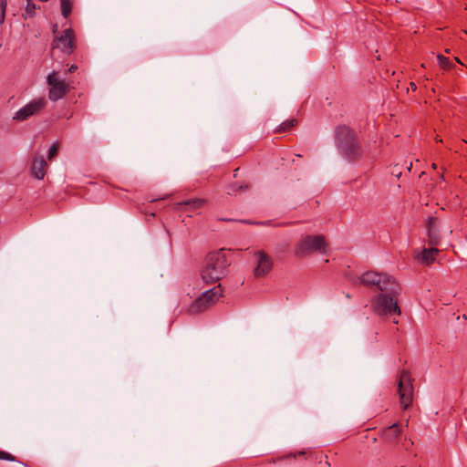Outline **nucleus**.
Segmentation results:
<instances>
[{
	"label": "nucleus",
	"instance_id": "nucleus-1",
	"mask_svg": "<svg viewBox=\"0 0 467 467\" xmlns=\"http://www.w3.org/2000/svg\"><path fill=\"white\" fill-rule=\"evenodd\" d=\"M230 262L223 249L212 252L206 256L205 265L202 271V278L207 284L221 280L227 273Z\"/></svg>",
	"mask_w": 467,
	"mask_h": 467
},
{
	"label": "nucleus",
	"instance_id": "nucleus-2",
	"mask_svg": "<svg viewBox=\"0 0 467 467\" xmlns=\"http://www.w3.org/2000/svg\"><path fill=\"white\" fill-rule=\"evenodd\" d=\"M336 140L341 154L353 161L360 155V145L356 133L347 126H338L336 130Z\"/></svg>",
	"mask_w": 467,
	"mask_h": 467
},
{
	"label": "nucleus",
	"instance_id": "nucleus-3",
	"mask_svg": "<svg viewBox=\"0 0 467 467\" xmlns=\"http://www.w3.org/2000/svg\"><path fill=\"white\" fill-rule=\"evenodd\" d=\"M358 284L381 292L397 293L399 284L389 275L374 271L363 273L358 278Z\"/></svg>",
	"mask_w": 467,
	"mask_h": 467
},
{
	"label": "nucleus",
	"instance_id": "nucleus-4",
	"mask_svg": "<svg viewBox=\"0 0 467 467\" xmlns=\"http://www.w3.org/2000/svg\"><path fill=\"white\" fill-rule=\"evenodd\" d=\"M397 293L382 292L371 300L372 310L379 316L400 315V308L396 299Z\"/></svg>",
	"mask_w": 467,
	"mask_h": 467
},
{
	"label": "nucleus",
	"instance_id": "nucleus-5",
	"mask_svg": "<svg viewBox=\"0 0 467 467\" xmlns=\"http://www.w3.org/2000/svg\"><path fill=\"white\" fill-rule=\"evenodd\" d=\"M223 291L220 284L203 292L202 296L192 303L189 307V312L191 314H198L205 311L223 296Z\"/></svg>",
	"mask_w": 467,
	"mask_h": 467
},
{
	"label": "nucleus",
	"instance_id": "nucleus-6",
	"mask_svg": "<svg viewBox=\"0 0 467 467\" xmlns=\"http://www.w3.org/2000/svg\"><path fill=\"white\" fill-rule=\"evenodd\" d=\"M412 382L413 379L410 373L403 369L398 379V394L403 410H407L412 404L414 390Z\"/></svg>",
	"mask_w": 467,
	"mask_h": 467
},
{
	"label": "nucleus",
	"instance_id": "nucleus-7",
	"mask_svg": "<svg viewBox=\"0 0 467 467\" xmlns=\"http://www.w3.org/2000/svg\"><path fill=\"white\" fill-rule=\"evenodd\" d=\"M326 246L323 235H307L296 246L295 254L298 257H303L313 252L324 253Z\"/></svg>",
	"mask_w": 467,
	"mask_h": 467
},
{
	"label": "nucleus",
	"instance_id": "nucleus-8",
	"mask_svg": "<svg viewBox=\"0 0 467 467\" xmlns=\"http://www.w3.org/2000/svg\"><path fill=\"white\" fill-rule=\"evenodd\" d=\"M48 88V99L51 101L62 99L70 91V85L64 79L58 78L57 71H52L47 78Z\"/></svg>",
	"mask_w": 467,
	"mask_h": 467
},
{
	"label": "nucleus",
	"instance_id": "nucleus-9",
	"mask_svg": "<svg viewBox=\"0 0 467 467\" xmlns=\"http://www.w3.org/2000/svg\"><path fill=\"white\" fill-rule=\"evenodd\" d=\"M47 104V99L44 97L34 99L17 110L13 119L18 121L26 120L30 117L41 112L46 108Z\"/></svg>",
	"mask_w": 467,
	"mask_h": 467
},
{
	"label": "nucleus",
	"instance_id": "nucleus-10",
	"mask_svg": "<svg viewBox=\"0 0 467 467\" xmlns=\"http://www.w3.org/2000/svg\"><path fill=\"white\" fill-rule=\"evenodd\" d=\"M52 46L53 48H59L63 53L71 55L77 47L74 31L71 28L65 29L54 38Z\"/></svg>",
	"mask_w": 467,
	"mask_h": 467
},
{
	"label": "nucleus",
	"instance_id": "nucleus-11",
	"mask_svg": "<svg viewBox=\"0 0 467 467\" xmlns=\"http://www.w3.org/2000/svg\"><path fill=\"white\" fill-rule=\"evenodd\" d=\"M427 244L429 246H438L441 244L440 220L438 217L431 216L426 220Z\"/></svg>",
	"mask_w": 467,
	"mask_h": 467
},
{
	"label": "nucleus",
	"instance_id": "nucleus-12",
	"mask_svg": "<svg viewBox=\"0 0 467 467\" xmlns=\"http://www.w3.org/2000/svg\"><path fill=\"white\" fill-rule=\"evenodd\" d=\"M254 257L256 258L254 275L260 277L268 274L273 267V262L270 256L264 251H257L254 253Z\"/></svg>",
	"mask_w": 467,
	"mask_h": 467
},
{
	"label": "nucleus",
	"instance_id": "nucleus-13",
	"mask_svg": "<svg viewBox=\"0 0 467 467\" xmlns=\"http://www.w3.org/2000/svg\"><path fill=\"white\" fill-rule=\"evenodd\" d=\"M205 198H192L176 203V207L183 212H196L206 206Z\"/></svg>",
	"mask_w": 467,
	"mask_h": 467
},
{
	"label": "nucleus",
	"instance_id": "nucleus-14",
	"mask_svg": "<svg viewBox=\"0 0 467 467\" xmlns=\"http://www.w3.org/2000/svg\"><path fill=\"white\" fill-rule=\"evenodd\" d=\"M400 433V426L398 423H394L387 428L382 429L379 432V437L384 442L388 444H393L398 441Z\"/></svg>",
	"mask_w": 467,
	"mask_h": 467
},
{
	"label": "nucleus",
	"instance_id": "nucleus-15",
	"mask_svg": "<svg viewBox=\"0 0 467 467\" xmlns=\"http://www.w3.org/2000/svg\"><path fill=\"white\" fill-rule=\"evenodd\" d=\"M439 253L440 250L437 246H430L429 248H422L421 252L416 255V258L421 264L430 265L434 263Z\"/></svg>",
	"mask_w": 467,
	"mask_h": 467
},
{
	"label": "nucleus",
	"instance_id": "nucleus-16",
	"mask_svg": "<svg viewBox=\"0 0 467 467\" xmlns=\"http://www.w3.org/2000/svg\"><path fill=\"white\" fill-rule=\"evenodd\" d=\"M47 163L43 157H35L32 161L31 174L37 180L44 179L47 172Z\"/></svg>",
	"mask_w": 467,
	"mask_h": 467
},
{
	"label": "nucleus",
	"instance_id": "nucleus-17",
	"mask_svg": "<svg viewBox=\"0 0 467 467\" xmlns=\"http://www.w3.org/2000/svg\"><path fill=\"white\" fill-rule=\"evenodd\" d=\"M60 7L62 16L65 18H67L71 14L72 10V2L71 0H60Z\"/></svg>",
	"mask_w": 467,
	"mask_h": 467
},
{
	"label": "nucleus",
	"instance_id": "nucleus-18",
	"mask_svg": "<svg viewBox=\"0 0 467 467\" xmlns=\"http://www.w3.org/2000/svg\"><path fill=\"white\" fill-rule=\"evenodd\" d=\"M297 124V120L296 119H291L284 121L280 126L275 130L276 132H283L290 130Z\"/></svg>",
	"mask_w": 467,
	"mask_h": 467
},
{
	"label": "nucleus",
	"instance_id": "nucleus-19",
	"mask_svg": "<svg viewBox=\"0 0 467 467\" xmlns=\"http://www.w3.org/2000/svg\"><path fill=\"white\" fill-rule=\"evenodd\" d=\"M437 59H438V62H439V65L443 68V69H449L451 66V61L449 60L448 57L442 56V55H438L437 56Z\"/></svg>",
	"mask_w": 467,
	"mask_h": 467
},
{
	"label": "nucleus",
	"instance_id": "nucleus-20",
	"mask_svg": "<svg viewBox=\"0 0 467 467\" xmlns=\"http://www.w3.org/2000/svg\"><path fill=\"white\" fill-rule=\"evenodd\" d=\"M249 188V185L248 184H244V185H237V184H232L228 187V193L229 194H232V193H234L236 192L237 191H241V190H247Z\"/></svg>",
	"mask_w": 467,
	"mask_h": 467
},
{
	"label": "nucleus",
	"instance_id": "nucleus-21",
	"mask_svg": "<svg viewBox=\"0 0 467 467\" xmlns=\"http://www.w3.org/2000/svg\"><path fill=\"white\" fill-rule=\"evenodd\" d=\"M57 151H58V144L57 143H54L50 149H49V151H48V155H47V159L49 161H51L53 158H55L57 154Z\"/></svg>",
	"mask_w": 467,
	"mask_h": 467
},
{
	"label": "nucleus",
	"instance_id": "nucleus-22",
	"mask_svg": "<svg viewBox=\"0 0 467 467\" xmlns=\"http://www.w3.org/2000/svg\"><path fill=\"white\" fill-rule=\"evenodd\" d=\"M0 460L9 461V462H15L16 457L6 451L0 450Z\"/></svg>",
	"mask_w": 467,
	"mask_h": 467
},
{
	"label": "nucleus",
	"instance_id": "nucleus-23",
	"mask_svg": "<svg viewBox=\"0 0 467 467\" xmlns=\"http://www.w3.org/2000/svg\"><path fill=\"white\" fill-rule=\"evenodd\" d=\"M35 9H36V5L31 0H28L27 4H26V12L30 16H32L35 14Z\"/></svg>",
	"mask_w": 467,
	"mask_h": 467
},
{
	"label": "nucleus",
	"instance_id": "nucleus-24",
	"mask_svg": "<svg viewBox=\"0 0 467 467\" xmlns=\"http://www.w3.org/2000/svg\"><path fill=\"white\" fill-rule=\"evenodd\" d=\"M77 69H78V66H77V65H75V64H73V65H71V66L69 67V68L67 69V72H69V73H73V72H75Z\"/></svg>",
	"mask_w": 467,
	"mask_h": 467
},
{
	"label": "nucleus",
	"instance_id": "nucleus-25",
	"mask_svg": "<svg viewBox=\"0 0 467 467\" xmlns=\"http://www.w3.org/2000/svg\"><path fill=\"white\" fill-rule=\"evenodd\" d=\"M410 88H411V89H412V90H416V89H417V86H416V84H415V83L410 82Z\"/></svg>",
	"mask_w": 467,
	"mask_h": 467
},
{
	"label": "nucleus",
	"instance_id": "nucleus-26",
	"mask_svg": "<svg viewBox=\"0 0 467 467\" xmlns=\"http://www.w3.org/2000/svg\"><path fill=\"white\" fill-rule=\"evenodd\" d=\"M435 140H436V141H439V142L442 141V140L439 136H436Z\"/></svg>",
	"mask_w": 467,
	"mask_h": 467
},
{
	"label": "nucleus",
	"instance_id": "nucleus-27",
	"mask_svg": "<svg viewBox=\"0 0 467 467\" xmlns=\"http://www.w3.org/2000/svg\"><path fill=\"white\" fill-rule=\"evenodd\" d=\"M4 18H5V9L3 10L2 20H4Z\"/></svg>",
	"mask_w": 467,
	"mask_h": 467
},
{
	"label": "nucleus",
	"instance_id": "nucleus-28",
	"mask_svg": "<svg viewBox=\"0 0 467 467\" xmlns=\"http://www.w3.org/2000/svg\"><path fill=\"white\" fill-rule=\"evenodd\" d=\"M431 167H432L433 169H436V168H437L436 163H432Z\"/></svg>",
	"mask_w": 467,
	"mask_h": 467
},
{
	"label": "nucleus",
	"instance_id": "nucleus-29",
	"mask_svg": "<svg viewBox=\"0 0 467 467\" xmlns=\"http://www.w3.org/2000/svg\"><path fill=\"white\" fill-rule=\"evenodd\" d=\"M304 454H305V452H304V451H299V452H298V455H304Z\"/></svg>",
	"mask_w": 467,
	"mask_h": 467
},
{
	"label": "nucleus",
	"instance_id": "nucleus-30",
	"mask_svg": "<svg viewBox=\"0 0 467 467\" xmlns=\"http://www.w3.org/2000/svg\"><path fill=\"white\" fill-rule=\"evenodd\" d=\"M222 220L224 221V222L231 221L230 219H222Z\"/></svg>",
	"mask_w": 467,
	"mask_h": 467
},
{
	"label": "nucleus",
	"instance_id": "nucleus-31",
	"mask_svg": "<svg viewBox=\"0 0 467 467\" xmlns=\"http://www.w3.org/2000/svg\"><path fill=\"white\" fill-rule=\"evenodd\" d=\"M393 322H394L395 324H398V323H399V321H398V320H396V319H394V321H393Z\"/></svg>",
	"mask_w": 467,
	"mask_h": 467
}]
</instances>
